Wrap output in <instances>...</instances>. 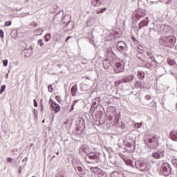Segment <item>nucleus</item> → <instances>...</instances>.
<instances>
[{
	"label": "nucleus",
	"instance_id": "nucleus-1",
	"mask_svg": "<svg viewBox=\"0 0 177 177\" xmlns=\"http://www.w3.org/2000/svg\"><path fill=\"white\" fill-rule=\"evenodd\" d=\"M175 42H176V38L174 36H162L159 39V44L168 48H174Z\"/></svg>",
	"mask_w": 177,
	"mask_h": 177
},
{
	"label": "nucleus",
	"instance_id": "nucleus-2",
	"mask_svg": "<svg viewBox=\"0 0 177 177\" xmlns=\"http://www.w3.org/2000/svg\"><path fill=\"white\" fill-rule=\"evenodd\" d=\"M100 160V154L97 152H91L85 158V161L88 164H97Z\"/></svg>",
	"mask_w": 177,
	"mask_h": 177
},
{
	"label": "nucleus",
	"instance_id": "nucleus-3",
	"mask_svg": "<svg viewBox=\"0 0 177 177\" xmlns=\"http://www.w3.org/2000/svg\"><path fill=\"white\" fill-rule=\"evenodd\" d=\"M125 64L122 63L121 59L118 58H115V64H113V71L115 74H119V73H122L124 71V67Z\"/></svg>",
	"mask_w": 177,
	"mask_h": 177
},
{
	"label": "nucleus",
	"instance_id": "nucleus-4",
	"mask_svg": "<svg viewBox=\"0 0 177 177\" xmlns=\"http://www.w3.org/2000/svg\"><path fill=\"white\" fill-rule=\"evenodd\" d=\"M152 26H153L152 28H149V34H151V30H153V31L158 32L159 34H164V32H165V25H160L156 22L152 23Z\"/></svg>",
	"mask_w": 177,
	"mask_h": 177
},
{
	"label": "nucleus",
	"instance_id": "nucleus-5",
	"mask_svg": "<svg viewBox=\"0 0 177 177\" xmlns=\"http://www.w3.org/2000/svg\"><path fill=\"white\" fill-rule=\"evenodd\" d=\"M115 46L118 50V52H120V53H124V56H127L128 54H127V50H128V47H127V44L124 41H118Z\"/></svg>",
	"mask_w": 177,
	"mask_h": 177
},
{
	"label": "nucleus",
	"instance_id": "nucleus-6",
	"mask_svg": "<svg viewBox=\"0 0 177 177\" xmlns=\"http://www.w3.org/2000/svg\"><path fill=\"white\" fill-rule=\"evenodd\" d=\"M64 19H67V23L65 24L64 28H66L67 31H71L74 28V21H71V15H66Z\"/></svg>",
	"mask_w": 177,
	"mask_h": 177
},
{
	"label": "nucleus",
	"instance_id": "nucleus-7",
	"mask_svg": "<svg viewBox=\"0 0 177 177\" xmlns=\"http://www.w3.org/2000/svg\"><path fill=\"white\" fill-rule=\"evenodd\" d=\"M148 146L150 149H157L158 147V140L156 137H151L148 139Z\"/></svg>",
	"mask_w": 177,
	"mask_h": 177
},
{
	"label": "nucleus",
	"instance_id": "nucleus-8",
	"mask_svg": "<svg viewBox=\"0 0 177 177\" xmlns=\"http://www.w3.org/2000/svg\"><path fill=\"white\" fill-rule=\"evenodd\" d=\"M115 62V59H113L111 57L106 58L102 62L104 68H105V70H107V68H109V67H111V66H114Z\"/></svg>",
	"mask_w": 177,
	"mask_h": 177
},
{
	"label": "nucleus",
	"instance_id": "nucleus-9",
	"mask_svg": "<svg viewBox=\"0 0 177 177\" xmlns=\"http://www.w3.org/2000/svg\"><path fill=\"white\" fill-rule=\"evenodd\" d=\"M135 167L137 169H139V171H141V172H145V171L147 169V165H146V162L143 161H136L135 162Z\"/></svg>",
	"mask_w": 177,
	"mask_h": 177
},
{
	"label": "nucleus",
	"instance_id": "nucleus-10",
	"mask_svg": "<svg viewBox=\"0 0 177 177\" xmlns=\"http://www.w3.org/2000/svg\"><path fill=\"white\" fill-rule=\"evenodd\" d=\"M162 174L163 176H169L171 174V165L168 163H164L162 165Z\"/></svg>",
	"mask_w": 177,
	"mask_h": 177
},
{
	"label": "nucleus",
	"instance_id": "nucleus-11",
	"mask_svg": "<svg viewBox=\"0 0 177 177\" xmlns=\"http://www.w3.org/2000/svg\"><path fill=\"white\" fill-rule=\"evenodd\" d=\"M133 75H128L125 77H124L123 79H121L119 82H118V84H127V82H131V81H133Z\"/></svg>",
	"mask_w": 177,
	"mask_h": 177
},
{
	"label": "nucleus",
	"instance_id": "nucleus-12",
	"mask_svg": "<svg viewBox=\"0 0 177 177\" xmlns=\"http://www.w3.org/2000/svg\"><path fill=\"white\" fill-rule=\"evenodd\" d=\"M50 103L51 107L53 109L55 113H59V111H60V106L57 103L54 102L53 100L50 99Z\"/></svg>",
	"mask_w": 177,
	"mask_h": 177
},
{
	"label": "nucleus",
	"instance_id": "nucleus-13",
	"mask_svg": "<svg viewBox=\"0 0 177 177\" xmlns=\"http://www.w3.org/2000/svg\"><path fill=\"white\" fill-rule=\"evenodd\" d=\"M147 24H149V18L145 17L143 21L139 23L138 24L139 30H142V27H145L147 26Z\"/></svg>",
	"mask_w": 177,
	"mask_h": 177
},
{
	"label": "nucleus",
	"instance_id": "nucleus-14",
	"mask_svg": "<svg viewBox=\"0 0 177 177\" xmlns=\"http://www.w3.org/2000/svg\"><path fill=\"white\" fill-rule=\"evenodd\" d=\"M90 171H91V172H93V174H95V175H97V176L100 177V176L99 175V174L102 172V169H100V168L97 167H91Z\"/></svg>",
	"mask_w": 177,
	"mask_h": 177
},
{
	"label": "nucleus",
	"instance_id": "nucleus-15",
	"mask_svg": "<svg viewBox=\"0 0 177 177\" xmlns=\"http://www.w3.org/2000/svg\"><path fill=\"white\" fill-rule=\"evenodd\" d=\"M136 13L137 19H139L140 17H145V16H146V12L143 11L142 9L138 10Z\"/></svg>",
	"mask_w": 177,
	"mask_h": 177
},
{
	"label": "nucleus",
	"instance_id": "nucleus-16",
	"mask_svg": "<svg viewBox=\"0 0 177 177\" xmlns=\"http://www.w3.org/2000/svg\"><path fill=\"white\" fill-rule=\"evenodd\" d=\"M170 138L171 140H174V142H177V130H173L170 133Z\"/></svg>",
	"mask_w": 177,
	"mask_h": 177
},
{
	"label": "nucleus",
	"instance_id": "nucleus-17",
	"mask_svg": "<svg viewBox=\"0 0 177 177\" xmlns=\"http://www.w3.org/2000/svg\"><path fill=\"white\" fill-rule=\"evenodd\" d=\"M136 88H139L140 89L145 88V82L139 80L137 81L135 84Z\"/></svg>",
	"mask_w": 177,
	"mask_h": 177
},
{
	"label": "nucleus",
	"instance_id": "nucleus-18",
	"mask_svg": "<svg viewBox=\"0 0 177 177\" xmlns=\"http://www.w3.org/2000/svg\"><path fill=\"white\" fill-rule=\"evenodd\" d=\"M153 158H156V160H159V158H161V156H162V153L160 152H153L151 154Z\"/></svg>",
	"mask_w": 177,
	"mask_h": 177
},
{
	"label": "nucleus",
	"instance_id": "nucleus-19",
	"mask_svg": "<svg viewBox=\"0 0 177 177\" xmlns=\"http://www.w3.org/2000/svg\"><path fill=\"white\" fill-rule=\"evenodd\" d=\"M78 91V88L77 87V84H75L72 86L71 92L72 93V96H75L77 95V91Z\"/></svg>",
	"mask_w": 177,
	"mask_h": 177
},
{
	"label": "nucleus",
	"instance_id": "nucleus-20",
	"mask_svg": "<svg viewBox=\"0 0 177 177\" xmlns=\"http://www.w3.org/2000/svg\"><path fill=\"white\" fill-rule=\"evenodd\" d=\"M92 4L93 6H95V8H99V6H102V1L100 0H93Z\"/></svg>",
	"mask_w": 177,
	"mask_h": 177
},
{
	"label": "nucleus",
	"instance_id": "nucleus-21",
	"mask_svg": "<svg viewBox=\"0 0 177 177\" xmlns=\"http://www.w3.org/2000/svg\"><path fill=\"white\" fill-rule=\"evenodd\" d=\"M137 77L139 80H145V72L138 71L137 72Z\"/></svg>",
	"mask_w": 177,
	"mask_h": 177
},
{
	"label": "nucleus",
	"instance_id": "nucleus-22",
	"mask_svg": "<svg viewBox=\"0 0 177 177\" xmlns=\"http://www.w3.org/2000/svg\"><path fill=\"white\" fill-rule=\"evenodd\" d=\"M143 66L144 67H146V68H151V64H150L149 62L143 61Z\"/></svg>",
	"mask_w": 177,
	"mask_h": 177
},
{
	"label": "nucleus",
	"instance_id": "nucleus-23",
	"mask_svg": "<svg viewBox=\"0 0 177 177\" xmlns=\"http://www.w3.org/2000/svg\"><path fill=\"white\" fill-rule=\"evenodd\" d=\"M147 56L149 57L152 62H155L157 63V61H156V58L151 55L150 52H147Z\"/></svg>",
	"mask_w": 177,
	"mask_h": 177
},
{
	"label": "nucleus",
	"instance_id": "nucleus-24",
	"mask_svg": "<svg viewBox=\"0 0 177 177\" xmlns=\"http://www.w3.org/2000/svg\"><path fill=\"white\" fill-rule=\"evenodd\" d=\"M37 45H39L40 48H42L43 46H44L45 44L44 43V40H42V39H39L37 41Z\"/></svg>",
	"mask_w": 177,
	"mask_h": 177
},
{
	"label": "nucleus",
	"instance_id": "nucleus-25",
	"mask_svg": "<svg viewBox=\"0 0 177 177\" xmlns=\"http://www.w3.org/2000/svg\"><path fill=\"white\" fill-rule=\"evenodd\" d=\"M50 37H51L50 33H48L45 35L44 38H45L46 42H49V41L50 40Z\"/></svg>",
	"mask_w": 177,
	"mask_h": 177
},
{
	"label": "nucleus",
	"instance_id": "nucleus-26",
	"mask_svg": "<svg viewBox=\"0 0 177 177\" xmlns=\"http://www.w3.org/2000/svg\"><path fill=\"white\" fill-rule=\"evenodd\" d=\"M142 122H136L134 124V128L136 129H139V128H142Z\"/></svg>",
	"mask_w": 177,
	"mask_h": 177
},
{
	"label": "nucleus",
	"instance_id": "nucleus-27",
	"mask_svg": "<svg viewBox=\"0 0 177 177\" xmlns=\"http://www.w3.org/2000/svg\"><path fill=\"white\" fill-rule=\"evenodd\" d=\"M42 32H44L42 29H37V30H35V34L36 35H42Z\"/></svg>",
	"mask_w": 177,
	"mask_h": 177
},
{
	"label": "nucleus",
	"instance_id": "nucleus-28",
	"mask_svg": "<svg viewBox=\"0 0 177 177\" xmlns=\"http://www.w3.org/2000/svg\"><path fill=\"white\" fill-rule=\"evenodd\" d=\"M120 121V118L115 117L113 120V125L115 127L116 125H118V122Z\"/></svg>",
	"mask_w": 177,
	"mask_h": 177
},
{
	"label": "nucleus",
	"instance_id": "nucleus-29",
	"mask_svg": "<svg viewBox=\"0 0 177 177\" xmlns=\"http://www.w3.org/2000/svg\"><path fill=\"white\" fill-rule=\"evenodd\" d=\"M167 62H168V64H169V66H174V64H175V60L174 59H167Z\"/></svg>",
	"mask_w": 177,
	"mask_h": 177
},
{
	"label": "nucleus",
	"instance_id": "nucleus-30",
	"mask_svg": "<svg viewBox=\"0 0 177 177\" xmlns=\"http://www.w3.org/2000/svg\"><path fill=\"white\" fill-rule=\"evenodd\" d=\"M5 89H6V85L1 86V89H0L1 95H2V93L5 92Z\"/></svg>",
	"mask_w": 177,
	"mask_h": 177
},
{
	"label": "nucleus",
	"instance_id": "nucleus-31",
	"mask_svg": "<svg viewBox=\"0 0 177 177\" xmlns=\"http://www.w3.org/2000/svg\"><path fill=\"white\" fill-rule=\"evenodd\" d=\"M142 55H143V51H140L139 53H137V57L140 60H142Z\"/></svg>",
	"mask_w": 177,
	"mask_h": 177
},
{
	"label": "nucleus",
	"instance_id": "nucleus-32",
	"mask_svg": "<svg viewBox=\"0 0 177 177\" xmlns=\"http://www.w3.org/2000/svg\"><path fill=\"white\" fill-rule=\"evenodd\" d=\"M107 10L106 8H102L99 12H97V15H99V13H104Z\"/></svg>",
	"mask_w": 177,
	"mask_h": 177
},
{
	"label": "nucleus",
	"instance_id": "nucleus-33",
	"mask_svg": "<svg viewBox=\"0 0 177 177\" xmlns=\"http://www.w3.org/2000/svg\"><path fill=\"white\" fill-rule=\"evenodd\" d=\"M4 26H5L6 27H9V26H12V21H6V22L4 24Z\"/></svg>",
	"mask_w": 177,
	"mask_h": 177
},
{
	"label": "nucleus",
	"instance_id": "nucleus-34",
	"mask_svg": "<svg viewBox=\"0 0 177 177\" xmlns=\"http://www.w3.org/2000/svg\"><path fill=\"white\" fill-rule=\"evenodd\" d=\"M171 162L174 167H177V159H172Z\"/></svg>",
	"mask_w": 177,
	"mask_h": 177
},
{
	"label": "nucleus",
	"instance_id": "nucleus-35",
	"mask_svg": "<svg viewBox=\"0 0 177 177\" xmlns=\"http://www.w3.org/2000/svg\"><path fill=\"white\" fill-rule=\"evenodd\" d=\"M8 59H4V60L3 61V66H4V67H6V66H8Z\"/></svg>",
	"mask_w": 177,
	"mask_h": 177
},
{
	"label": "nucleus",
	"instance_id": "nucleus-36",
	"mask_svg": "<svg viewBox=\"0 0 177 177\" xmlns=\"http://www.w3.org/2000/svg\"><path fill=\"white\" fill-rule=\"evenodd\" d=\"M48 92H53V88L52 87V84L48 85Z\"/></svg>",
	"mask_w": 177,
	"mask_h": 177
},
{
	"label": "nucleus",
	"instance_id": "nucleus-37",
	"mask_svg": "<svg viewBox=\"0 0 177 177\" xmlns=\"http://www.w3.org/2000/svg\"><path fill=\"white\" fill-rule=\"evenodd\" d=\"M0 37L1 38H4V32L2 29H0Z\"/></svg>",
	"mask_w": 177,
	"mask_h": 177
},
{
	"label": "nucleus",
	"instance_id": "nucleus-38",
	"mask_svg": "<svg viewBox=\"0 0 177 177\" xmlns=\"http://www.w3.org/2000/svg\"><path fill=\"white\" fill-rule=\"evenodd\" d=\"M65 18H66V15L63 18H62V20L64 24H67V19H65Z\"/></svg>",
	"mask_w": 177,
	"mask_h": 177
},
{
	"label": "nucleus",
	"instance_id": "nucleus-39",
	"mask_svg": "<svg viewBox=\"0 0 177 177\" xmlns=\"http://www.w3.org/2000/svg\"><path fill=\"white\" fill-rule=\"evenodd\" d=\"M30 25L32 26V27H37V26H38V24H37V22L35 21H32L31 22Z\"/></svg>",
	"mask_w": 177,
	"mask_h": 177
},
{
	"label": "nucleus",
	"instance_id": "nucleus-40",
	"mask_svg": "<svg viewBox=\"0 0 177 177\" xmlns=\"http://www.w3.org/2000/svg\"><path fill=\"white\" fill-rule=\"evenodd\" d=\"M75 105H74V104H72L71 106V109H69V113H71V111H73L74 110V106Z\"/></svg>",
	"mask_w": 177,
	"mask_h": 177
},
{
	"label": "nucleus",
	"instance_id": "nucleus-41",
	"mask_svg": "<svg viewBox=\"0 0 177 177\" xmlns=\"http://www.w3.org/2000/svg\"><path fill=\"white\" fill-rule=\"evenodd\" d=\"M28 15H30V12H26V13H24V14L21 16V17H26V16H28Z\"/></svg>",
	"mask_w": 177,
	"mask_h": 177
},
{
	"label": "nucleus",
	"instance_id": "nucleus-42",
	"mask_svg": "<svg viewBox=\"0 0 177 177\" xmlns=\"http://www.w3.org/2000/svg\"><path fill=\"white\" fill-rule=\"evenodd\" d=\"M34 103H35V107H38V102H37V100H34Z\"/></svg>",
	"mask_w": 177,
	"mask_h": 177
},
{
	"label": "nucleus",
	"instance_id": "nucleus-43",
	"mask_svg": "<svg viewBox=\"0 0 177 177\" xmlns=\"http://www.w3.org/2000/svg\"><path fill=\"white\" fill-rule=\"evenodd\" d=\"M60 15V12H58L55 17H54V20H56V19H57V17H59V15Z\"/></svg>",
	"mask_w": 177,
	"mask_h": 177
},
{
	"label": "nucleus",
	"instance_id": "nucleus-44",
	"mask_svg": "<svg viewBox=\"0 0 177 177\" xmlns=\"http://www.w3.org/2000/svg\"><path fill=\"white\" fill-rule=\"evenodd\" d=\"M145 99H147V100H150V99H151V96H150V95H146V96H145Z\"/></svg>",
	"mask_w": 177,
	"mask_h": 177
},
{
	"label": "nucleus",
	"instance_id": "nucleus-45",
	"mask_svg": "<svg viewBox=\"0 0 177 177\" xmlns=\"http://www.w3.org/2000/svg\"><path fill=\"white\" fill-rule=\"evenodd\" d=\"M7 160H8V162H12V161H13V158H8Z\"/></svg>",
	"mask_w": 177,
	"mask_h": 177
},
{
	"label": "nucleus",
	"instance_id": "nucleus-46",
	"mask_svg": "<svg viewBox=\"0 0 177 177\" xmlns=\"http://www.w3.org/2000/svg\"><path fill=\"white\" fill-rule=\"evenodd\" d=\"M77 171H79L80 172H81V171H82V167H77Z\"/></svg>",
	"mask_w": 177,
	"mask_h": 177
},
{
	"label": "nucleus",
	"instance_id": "nucleus-47",
	"mask_svg": "<svg viewBox=\"0 0 177 177\" xmlns=\"http://www.w3.org/2000/svg\"><path fill=\"white\" fill-rule=\"evenodd\" d=\"M78 103V100H75L73 101V104L75 105V104Z\"/></svg>",
	"mask_w": 177,
	"mask_h": 177
},
{
	"label": "nucleus",
	"instance_id": "nucleus-48",
	"mask_svg": "<svg viewBox=\"0 0 177 177\" xmlns=\"http://www.w3.org/2000/svg\"><path fill=\"white\" fill-rule=\"evenodd\" d=\"M8 77H9V73H8L6 75V80H8Z\"/></svg>",
	"mask_w": 177,
	"mask_h": 177
},
{
	"label": "nucleus",
	"instance_id": "nucleus-49",
	"mask_svg": "<svg viewBox=\"0 0 177 177\" xmlns=\"http://www.w3.org/2000/svg\"><path fill=\"white\" fill-rule=\"evenodd\" d=\"M70 38H71V36L67 37V39H66V42H67V41H68V39H70Z\"/></svg>",
	"mask_w": 177,
	"mask_h": 177
},
{
	"label": "nucleus",
	"instance_id": "nucleus-50",
	"mask_svg": "<svg viewBox=\"0 0 177 177\" xmlns=\"http://www.w3.org/2000/svg\"><path fill=\"white\" fill-rule=\"evenodd\" d=\"M10 17H16V16L12 15H10Z\"/></svg>",
	"mask_w": 177,
	"mask_h": 177
},
{
	"label": "nucleus",
	"instance_id": "nucleus-51",
	"mask_svg": "<svg viewBox=\"0 0 177 177\" xmlns=\"http://www.w3.org/2000/svg\"><path fill=\"white\" fill-rule=\"evenodd\" d=\"M59 68L62 67V64H57V65Z\"/></svg>",
	"mask_w": 177,
	"mask_h": 177
},
{
	"label": "nucleus",
	"instance_id": "nucleus-52",
	"mask_svg": "<svg viewBox=\"0 0 177 177\" xmlns=\"http://www.w3.org/2000/svg\"><path fill=\"white\" fill-rule=\"evenodd\" d=\"M59 97H59V96H56V97H55V99H57H57H59Z\"/></svg>",
	"mask_w": 177,
	"mask_h": 177
},
{
	"label": "nucleus",
	"instance_id": "nucleus-53",
	"mask_svg": "<svg viewBox=\"0 0 177 177\" xmlns=\"http://www.w3.org/2000/svg\"><path fill=\"white\" fill-rule=\"evenodd\" d=\"M86 80H89V77H88V76H86Z\"/></svg>",
	"mask_w": 177,
	"mask_h": 177
},
{
	"label": "nucleus",
	"instance_id": "nucleus-54",
	"mask_svg": "<svg viewBox=\"0 0 177 177\" xmlns=\"http://www.w3.org/2000/svg\"><path fill=\"white\" fill-rule=\"evenodd\" d=\"M56 154H57V156H59V152H57Z\"/></svg>",
	"mask_w": 177,
	"mask_h": 177
},
{
	"label": "nucleus",
	"instance_id": "nucleus-55",
	"mask_svg": "<svg viewBox=\"0 0 177 177\" xmlns=\"http://www.w3.org/2000/svg\"><path fill=\"white\" fill-rule=\"evenodd\" d=\"M99 99H100V98H97V97L96 98L97 100H99Z\"/></svg>",
	"mask_w": 177,
	"mask_h": 177
},
{
	"label": "nucleus",
	"instance_id": "nucleus-56",
	"mask_svg": "<svg viewBox=\"0 0 177 177\" xmlns=\"http://www.w3.org/2000/svg\"><path fill=\"white\" fill-rule=\"evenodd\" d=\"M93 104H96V102H93Z\"/></svg>",
	"mask_w": 177,
	"mask_h": 177
},
{
	"label": "nucleus",
	"instance_id": "nucleus-57",
	"mask_svg": "<svg viewBox=\"0 0 177 177\" xmlns=\"http://www.w3.org/2000/svg\"><path fill=\"white\" fill-rule=\"evenodd\" d=\"M41 110L44 111V107H41Z\"/></svg>",
	"mask_w": 177,
	"mask_h": 177
},
{
	"label": "nucleus",
	"instance_id": "nucleus-58",
	"mask_svg": "<svg viewBox=\"0 0 177 177\" xmlns=\"http://www.w3.org/2000/svg\"><path fill=\"white\" fill-rule=\"evenodd\" d=\"M45 122V120H42V123Z\"/></svg>",
	"mask_w": 177,
	"mask_h": 177
},
{
	"label": "nucleus",
	"instance_id": "nucleus-59",
	"mask_svg": "<svg viewBox=\"0 0 177 177\" xmlns=\"http://www.w3.org/2000/svg\"><path fill=\"white\" fill-rule=\"evenodd\" d=\"M60 177H64V175H63V176H60Z\"/></svg>",
	"mask_w": 177,
	"mask_h": 177
},
{
	"label": "nucleus",
	"instance_id": "nucleus-60",
	"mask_svg": "<svg viewBox=\"0 0 177 177\" xmlns=\"http://www.w3.org/2000/svg\"><path fill=\"white\" fill-rule=\"evenodd\" d=\"M53 158H55V156H53Z\"/></svg>",
	"mask_w": 177,
	"mask_h": 177
}]
</instances>
